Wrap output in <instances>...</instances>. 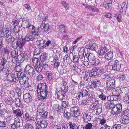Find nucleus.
<instances>
[{
  "label": "nucleus",
  "mask_w": 129,
  "mask_h": 129,
  "mask_svg": "<svg viewBox=\"0 0 129 129\" xmlns=\"http://www.w3.org/2000/svg\"><path fill=\"white\" fill-rule=\"evenodd\" d=\"M47 89V85L45 83H40L38 85L37 91L39 100L43 101L45 99L48 94Z\"/></svg>",
  "instance_id": "f257e3e1"
},
{
  "label": "nucleus",
  "mask_w": 129,
  "mask_h": 129,
  "mask_svg": "<svg viewBox=\"0 0 129 129\" xmlns=\"http://www.w3.org/2000/svg\"><path fill=\"white\" fill-rule=\"evenodd\" d=\"M31 63L34 66L36 70L38 72L42 71V68L40 65V62L39 59L37 58H33Z\"/></svg>",
  "instance_id": "f03ea898"
},
{
  "label": "nucleus",
  "mask_w": 129,
  "mask_h": 129,
  "mask_svg": "<svg viewBox=\"0 0 129 129\" xmlns=\"http://www.w3.org/2000/svg\"><path fill=\"white\" fill-rule=\"evenodd\" d=\"M122 106L120 104H115V106L112 108L111 113L113 114H118L121 111Z\"/></svg>",
  "instance_id": "7ed1b4c3"
},
{
  "label": "nucleus",
  "mask_w": 129,
  "mask_h": 129,
  "mask_svg": "<svg viewBox=\"0 0 129 129\" xmlns=\"http://www.w3.org/2000/svg\"><path fill=\"white\" fill-rule=\"evenodd\" d=\"M36 72L32 67L29 66H26L25 68V72L26 74L29 75L31 76L34 75Z\"/></svg>",
  "instance_id": "20e7f679"
},
{
  "label": "nucleus",
  "mask_w": 129,
  "mask_h": 129,
  "mask_svg": "<svg viewBox=\"0 0 129 129\" xmlns=\"http://www.w3.org/2000/svg\"><path fill=\"white\" fill-rule=\"evenodd\" d=\"M71 113L74 117H77L80 115L79 108L77 106L71 108L70 109Z\"/></svg>",
  "instance_id": "39448f33"
},
{
  "label": "nucleus",
  "mask_w": 129,
  "mask_h": 129,
  "mask_svg": "<svg viewBox=\"0 0 129 129\" xmlns=\"http://www.w3.org/2000/svg\"><path fill=\"white\" fill-rule=\"evenodd\" d=\"M7 80L11 82H16L19 79L18 77L17 76L16 77L15 76V75L13 73H9L7 75Z\"/></svg>",
  "instance_id": "423d86ee"
},
{
  "label": "nucleus",
  "mask_w": 129,
  "mask_h": 129,
  "mask_svg": "<svg viewBox=\"0 0 129 129\" xmlns=\"http://www.w3.org/2000/svg\"><path fill=\"white\" fill-rule=\"evenodd\" d=\"M31 33L27 35L24 39V40L25 41H32L35 38L38 37L37 35L34 36Z\"/></svg>",
  "instance_id": "0eeeda50"
},
{
  "label": "nucleus",
  "mask_w": 129,
  "mask_h": 129,
  "mask_svg": "<svg viewBox=\"0 0 129 129\" xmlns=\"http://www.w3.org/2000/svg\"><path fill=\"white\" fill-rule=\"evenodd\" d=\"M25 42H24L23 39L21 40L20 38L16 37V44L17 47H19L20 49L22 48L25 44Z\"/></svg>",
  "instance_id": "6e6552de"
},
{
  "label": "nucleus",
  "mask_w": 129,
  "mask_h": 129,
  "mask_svg": "<svg viewBox=\"0 0 129 129\" xmlns=\"http://www.w3.org/2000/svg\"><path fill=\"white\" fill-rule=\"evenodd\" d=\"M120 122L123 124H126L129 123V115H125L122 117L120 120Z\"/></svg>",
  "instance_id": "1a4fd4ad"
},
{
  "label": "nucleus",
  "mask_w": 129,
  "mask_h": 129,
  "mask_svg": "<svg viewBox=\"0 0 129 129\" xmlns=\"http://www.w3.org/2000/svg\"><path fill=\"white\" fill-rule=\"evenodd\" d=\"M108 80L106 81L107 86L108 88L114 87L115 86V82L114 80H110L108 78Z\"/></svg>",
  "instance_id": "9d476101"
},
{
  "label": "nucleus",
  "mask_w": 129,
  "mask_h": 129,
  "mask_svg": "<svg viewBox=\"0 0 129 129\" xmlns=\"http://www.w3.org/2000/svg\"><path fill=\"white\" fill-rule=\"evenodd\" d=\"M91 82L92 84L91 86L92 88H96L100 86V82L97 79H94L91 81Z\"/></svg>",
  "instance_id": "9b49d317"
},
{
  "label": "nucleus",
  "mask_w": 129,
  "mask_h": 129,
  "mask_svg": "<svg viewBox=\"0 0 129 129\" xmlns=\"http://www.w3.org/2000/svg\"><path fill=\"white\" fill-rule=\"evenodd\" d=\"M23 99L26 102H29L32 100V98L29 93H26L23 95Z\"/></svg>",
  "instance_id": "f8f14e48"
},
{
  "label": "nucleus",
  "mask_w": 129,
  "mask_h": 129,
  "mask_svg": "<svg viewBox=\"0 0 129 129\" xmlns=\"http://www.w3.org/2000/svg\"><path fill=\"white\" fill-rule=\"evenodd\" d=\"M86 57L88 60L90 61H93L95 59V57L94 55L92 53H87L86 55Z\"/></svg>",
  "instance_id": "ddd939ff"
},
{
  "label": "nucleus",
  "mask_w": 129,
  "mask_h": 129,
  "mask_svg": "<svg viewBox=\"0 0 129 129\" xmlns=\"http://www.w3.org/2000/svg\"><path fill=\"white\" fill-rule=\"evenodd\" d=\"M97 46L95 44L91 42L86 46V48L87 49H89L91 50H95Z\"/></svg>",
  "instance_id": "4468645a"
},
{
  "label": "nucleus",
  "mask_w": 129,
  "mask_h": 129,
  "mask_svg": "<svg viewBox=\"0 0 129 129\" xmlns=\"http://www.w3.org/2000/svg\"><path fill=\"white\" fill-rule=\"evenodd\" d=\"M98 71V70L96 68H93L92 70H90L89 73V74L90 76L92 77L98 75L99 73L97 71Z\"/></svg>",
  "instance_id": "2eb2a0df"
},
{
  "label": "nucleus",
  "mask_w": 129,
  "mask_h": 129,
  "mask_svg": "<svg viewBox=\"0 0 129 129\" xmlns=\"http://www.w3.org/2000/svg\"><path fill=\"white\" fill-rule=\"evenodd\" d=\"M82 118L84 122L86 123H87L90 120L91 117L87 113H86L83 114Z\"/></svg>",
  "instance_id": "dca6fc26"
},
{
  "label": "nucleus",
  "mask_w": 129,
  "mask_h": 129,
  "mask_svg": "<svg viewBox=\"0 0 129 129\" xmlns=\"http://www.w3.org/2000/svg\"><path fill=\"white\" fill-rule=\"evenodd\" d=\"M127 7L126 3L124 2H123L121 5V8L120 11V13L124 14L126 10Z\"/></svg>",
  "instance_id": "f3484780"
},
{
  "label": "nucleus",
  "mask_w": 129,
  "mask_h": 129,
  "mask_svg": "<svg viewBox=\"0 0 129 129\" xmlns=\"http://www.w3.org/2000/svg\"><path fill=\"white\" fill-rule=\"evenodd\" d=\"M85 129H97L96 125H93L90 123H88L86 124L84 127Z\"/></svg>",
  "instance_id": "a211bd4d"
},
{
  "label": "nucleus",
  "mask_w": 129,
  "mask_h": 129,
  "mask_svg": "<svg viewBox=\"0 0 129 129\" xmlns=\"http://www.w3.org/2000/svg\"><path fill=\"white\" fill-rule=\"evenodd\" d=\"M13 113L16 116H20L23 114V112L22 110L18 109L14 110Z\"/></svg>",
  "instance_id": "6ab92c4d"
},
{
  "label": "nucleus",
  "mask_w": 129,
  "mask_h": 129,
  "mask_svg": "<svg viewBox=\"0 0 129 129\" xmlns=\"http://www.w3.org/2000/svg\"><path fill=\"white\" fill-rule=\"evenodd\" d=\"M49 25L48 24L42 23L40 26V28L42 29V31H47L49 29Z\"/></svg>",
  "instance_id": "aec40b11"
},
{
  "label": "nucleus",
  "mask_w": 129,
  "mask_h": 129,
  "mask_svg": "<svg viewBox=\"0 0 129 129\" xmlns=\"http://www.w3.org/2000/svg\"><path fill=\"white\" fill-rule=\"evenodd\" d=\"M65 92H63V90L59 91L58 92L57 94V98L58 99L60 100L62 99L65 95Z\"/></svg>",
  "instance_id": "412c9836"
},
{
  "label": "nucleus",
  "mask_w": 129,
  "mask_h": 129,
  "mask_svg": "<svg viewBox=\"0 0 129 129\" xmlns=\"http://www.w3.org/2000/svg\"><path fill=\"white\" fill-rule=\"evenodd\" d=\"M48 125L47 122L45 120H42L40 124V125L42 129L46 128Z\"/></svg>",
  "instance_id": "4be33fe9"
},
{
  "label": "nucleus",
  "mask_w": 129,
  "mask_h": 129,
  "mask_svg": "<svg viewBox=\"0 0 129 129\" xmlns=\"http://www.w3.org/2000/svg\"><path fill=\"white\" fill-rule=\"evenodd\" d=\"M63 84L61 87V89L63 92H67L68 91V86L67 83L65 81L63 82Z\"/></svg>",
  "instance_id": "5701e85b"
},
{
  "label": "nucleus",
  "mask_w": 129,
  "mask_h": 129,
  "mask_svg": "<svg viewBox=\"0 0 129 129\" xmlns=\"http://www.w3.org/2000/svg\"><path fill=\"white\" fill-rule=\"evenodd\" d=\"M78 54L80 58L82 59H84V56L86 55L84 49L82 50L80 49Z\"/></svg>",
  "instance_id": "b1692460"
},
{
  "label": "nucleus",
  "mask_w": 129,
  "mask_h": 129,
  "mask_svg": "<svg viewBox=\"0 0 129 129\" xmlns=\"http://www.w3.org/2000/svg\"><path fill=\"white\" fill-rule=\"evenodd\" d=\"M44 111V106L43 103H42L39 105L37 111L39 113H42Z\"/></svg>",
  "instance_id": "393cba45"
},
{
  "label": "nucleus",
  "mask_w": 129,
  "mask_h": 129,
  "mask_svg": "<svg viewBox=\"0 0 129 129\" xmlns=\"http://www.w3.org/2000/svg\"><path fill=\"white\" fill-rule=\"evenodd\" d=\"M113 54L112 52L110 51L105 54L104 57L107 59H111L112 58Z\"/></svg>",
  "instance_id": "a878e982"
},
{
  "label": "nucleus",
  "mask_w": 129,
  "mask_h": 129,
  "mask_svg": "<svg viewBox=\"0 0 129 129\" xmlns=\"http://www.w3.org/2000/svg\"><path fill=\"white\" fill-rule=\"evenodd\" d=\"M121 65L120 64L115 63L113 66L112 67V69L116 71H119L121 68Z\"/></svg>",
  "instance_id": "bb28decb"
},
{
  "label": "nucleus",
  "mask_w": 129,
  "mask_h": 129,
  "mask_svg": "<svg viewBox=\"0 0 129 129\" xmlns=\"http://www.w3.org/2000/svg\"><path fill=\"white\" fill-rule=\"evenodd\" d=\"M37 44L39 46L41 47V48L45 47V41L43 40L38 41L37 42Z\"/></svg>",
  "instance_id": "cd10ccee"
},
{
  "label": "nucleus",
  "mask_w": 129,
  "mask_h": 129,
  "mask_svg": "<svg viewBox=\"0 0 129 129\" xmlns=\"http://www.w3.org/2000/svg\"><path fill=\"white\" fill-rule=\"evenodd\" d=\"M107 51V49L106 47H103L100 49L99 51V54L101 55H103Z\"/></svg>",
  "instance_id": "c85d7f7f"
},
{
  "label": "nucleus",
  "mask_w": 129,
  "mask_h": 129,
  "mask_svg": "<svg viewBox=\"0 0 129 129\" xmlns=\"http://www.w3.org/2000/svg\"><path fill=\"white\" fill-rule=\"evenodd\" d=\"M0 73L2 74H7L8 70L5 68L4 66H1Z\"/></svg>",
  "instance_id": "c756f323"
},
{
  "label": "nucleus",
  "mask_w": 129,
  "mask_h": 129,
  "mask_svg": "<svg viewBox=\"0 0 129 129\" xmlns=\"http://www.w3.org/2000/svg\"><path fill=\"white\" fill-rule=\"evenodd\" d=\"M46 74L47 76V79L50 80H51L53 79L52 73L51 71H48L46 72Z\"/></svg>",
  "instance_id": "7c9ffc66"
},
{
  "label": "nucleus",
  "mask_w": 129,
  "mask_h": 129,
  "mask_svg": "<svg viewBox=\"0 0 129 129\" xmlns=\"http://www.w3.org/2000/svg\"><path fill=\"white\" fill-rule=\"evenodd\" d=\"M47 57V54L45 53H43L40 56V60L42 62H44L46 60Z\"/></svg>",
  "instance_id": "2f4dec72"
},
{
  "label": "nucleus",
  "mask_w": 129,
  "mask_h": 129,
  "mask_svg": "<svg viewBox=\"0 0 129 129\" xmlns=\"http://www.w3.org/2000/svg\"><path fill=\"white\" fill-rule=\"evenodd\" d=\"M25 119L27 121H32L34 120V118L33 117H31L29 114L28 113H26L25 114Z\"/></svg>",
  "instance_id": "473e14b6"
},
{
  "label": "nucleus",
  "mask_w": 129,
  "mask_h": 129,
  "mask_svg": "<svg viewBox=\"0 0 129 129\" xmlns=\"http://www.w3.org/2000/svg\"><path fill=\"white\" fill-rule=\"evenodd\" d=\"M81 92L82 97H84V99H87L88 94V92L86 90H83Z\"/></svg>",
  "instance_id": "72a5a7b5"
},
{
  "label": "nucleus",
  "mask_w": 129,
  "mask_h": 129,
  "mask_svg": "<svg viewBox=\"0 0 129 129\" xmlns=\"http://www.w3.org/2000/svg\"><path fill=\"white\" fill-rule=\"evenodd\" d=\"M102 111V107L101 106L97 107V108L95 109L94 111L96 115H99L101 113Z\"/></svg>",
  "instance_id": "f704fd0d"
},
{
  "label": "nucleus",
  "mask_w": 129,
  "mask_h": 129,
  "mask_svg": "<svg viewBox=\"0 0 129 129\" xmlns=\"http://www.w3.org/2000/svg\"><path fill=\"white\" fill-rule=\"evenodd\" d=\"M39 31V28L38 27L37 28H36L34 29L31 32V34L34 36L37 35V37H38V32Z\"/></svg>",
  "instance_id": "c9c22d12"
},
{
  "label": "nucleus",
  "mask_w": 129,
  "mask_h": 129,
  "mask_svg": "<svg viewBox=\"0 0 129 129\" xmlns=\"http://www.w3.org/2000/svg\"><path fill=\"white\" fill-rule=\"evenodd\" d=\"M7 62V61L6 58L4 57H2L1 60V66H4Z\"/></svg>",
  "instance_id": "e433bc0d"
},
{
  "label": "nucleus",
  "mask_w": 129,
  "mask_h": 129,
  "mask_svg": "<svg viewBox=\"0 0 129 129\" xmlns=\"http://www.w3.org/2000/svg\"><path fill=\"white\" fill-rule=\"evenodd\" d=\"M64 115L67 119L70 118L71 117V113L67 110H65L64 112Z\"/></svg>",
  "instance_id": "4c0bfd02"
},
{
  "label": "nucleus",
  "mask_w": 129,
  "mask_h": 129,
  "mask_svg": "<svg viewBox=\"0 0 129 129\" xmlns=\"http://www.w3.org/2000/svg\"><path fill=\"white\" fill-rule=\"evenodd\" d=\"M94 96L93 92H91L89 94H88L87 98V100L88 101L91 100L94 97Z\"/></svg>",
  "instance_id": "58836bf2"
},
{
  "label": "nucleus",
  "mask_w": 129,
  "mask_h": 129,
  "mask_svg": "<svg viewBox=\"0 0 129 129\" xmlns=\"http://www.w3.org/2000/svg\"><path fill=\"white\" fill-rule=\"evenodd\" d=\"M62 4L66 10H69V4L66 2L62 1Z\"/></svg>",
  "instance_id": "ea45409f"
},
{
  "label": "nucleus",
  "mask_w": 129,
  "mask_h": 129,
  "mask_svg": "<svg viewBox=\"0 0 129 129\" xmlns=\"http://www.w3.org/2000/svg\"><path fill=\"white\" fill-rule=\"evenodd\" d=\"M15 104L17 107H19L20 106H21V103L20 99L18 98H16V99Z\"/></svg>",
  "instance_id": "a19ab883"
},
{
  "label": "nucleus",
  "mask_w": 129,
  "mask_h": 129,
  "mask_svg": "<svg viewBox=\"0 0 129 129\" xmlns=\"http://www.w3.org/2000/svg\"><path fill=\"white\" fill-rule=\"evenodd\" d=\"M72 69L74 70L77 73H79L80 72V69L76 64L73 65Z\"/></svg>",
  "instance_id": "79ce46f5"
},
{
  "label": "nucleus",
  "mask_w": 129,
  "mask_h": 129,
  "mask_svg": "<svg viewBox=\"0 0 129 129\" xmlns=\"http://www.w3.org/2000/svg\"><path fill=\"white\" fill-rule=\"evenodd\" d=\"M112 93L113 95L117 96L120 95L119 91L116 90L115 88L112 89Z\"/></svg>",
  "instance_id": "37998d69"
},
{
  "label": "nucleus",
  "mask_w": 129,
  "mask_h": 129,
  "mask_svg": "<svg viewBox=\"0 0 129 129\" xmlns=\"http://www.w3.org/2000/svg\"><path fill=\"white\" fill-rule=\"evenodd\" d=\"M75 97L78 100L80 99L83 98L81 92L75 93Z\"/></svg>",
  "instance_id": "c03bdc74"
},
{
  "label": "nucleus",
  "mask_w": 129,
  "mask_h": 129,
  "mask_svg": "<svg viewBox=\"0 0 129 129\" xmlns=\"http://www.w3.org/2000/svg\"><path fill=\"white\" fill-rule=\"evenodd\" d=\"M115 63L114 61H111L108 62V65L110 69H112V67L114 66Z\"/></svg>",
  "instance_id": "a18cd8bd"
},
{
  "label": "nucleus",
  "mask_w": 129,
  "mask_h": 129,
  "mask_svg": "<svg viewBox=\"0 0 129 129\" xmlns=\"http://www.w3.org/2000/svg\"><path fill=\"white\" fill-rule=\"evenodd\" d=\"M15 70L17 72H20L21 71V66L20 65H17V64L15 67Z\"/></svg>",
  "instance_id": "49530a36"
},
{
  "label": "nucleus",
  "mask_w": 129,
  "mask_h": 129,
  "mask_svg": "<svg viewBox=\"0 0 129 129\" xmlns=\"http://www.w3.org/2000/svg\"><path fill=\"white\" fill-rule=\"evenodd\" d=\"M14 38L13 36L7 37L6 39V41L9 43L14 42Z\"/></svg>",
  "instance_id": "de8ad7c7"
},
{
  "label": "nucleus",
  "mask_w": 129,
  "mask_h": 129,
  "mask_svg": "<svg viewBox=\"0 0 129 129\" xmlns=\"http://www.w3.org/2000/svg\"><path fill=\"white\" fill-rule=\"evenodd\" d=\"M11 32L10 31L6 30L5 31V37L7 38L11 36Z\"/></svg>",
  "instance_id": "09e8293b"
},
{
  "label": "nucleus",
  "mask_w": 129,
  "mask_h": 129,
  "mask_svg": "<svg viewBox=\"0 0 129 129\" xmlns=\"http://www.w3.org/2000/svg\"><path fill=\"white\" fill-rule=\"evenodd\" d=\"M22 24L26 28L30 24L29 23V22L28 21L24 20L22 22Z\"/></svg>",
  "instance_id": "8fccbe9b"
},
{
  "label": "nucleus",
  "mask_w": 129,
  "mask_h": 129,
  "mask_svg": "<svg viewBox=\"0 0 129 129\" xmlns=\"http://www.w3.org/2000/svg\"><path fill=\"white\" fill-rule=\"evenodd\" d=\"M17 52L15 50H13L11 52V55L13 58L15 57L17 55Z\"/></svg>",
  "instance_id": "3c124183"
},
{
  "label": "nucleus",
  "mask_w": 129,
  "mask_h": 129,
  "mask_svg": "<svg viewBox=\"0 0 129 129\" xmlns=\"http://www.w3.org/2000/svg\"><path fill=\"white\" fill-rule=\"evenodd\" d=\"M35 28V26L30 24L26 28L28 29V30H29V31L31 33L32 30Z\"/></svg>",
  "instance_id": "603ef678"
},
{
  "label": "nucleus",
  "mask_w": 129,
  "mask_h": 129,
  "mask_svg": "<svg viewBox=\"0 0 129 129\" xmlns=\"http://www.w3.org/2000/svg\"><path fill=\"white\" fill-rule=\"evenodd\" d=\"M69 124L70 126V129H74L76 127V124L70 122L69 123Z\"/></svg>",
  "instance_id": "864d4df0"
},
{
  "label": "nucleus",
  "mask_w": 129,
  "mask_h": 129,
  "mask_svg": "<svg viewBox=\"0 0 129 129\" xmlns=\"http://www.w3.org/2000/svg\"><path fill=\"white\" fill-rule=\"evenodd\" d=\"M79 57L75 55L73 56V60L76 63H79Z\"/></svg>",
  "instance_id": "5fc2aeb1"
},
{
  "label": "nucleus",
  "mask_w": 129,
  "mask_h": 129,
  "mask_svg": "<svg viewBox=\"0 0 129 129\" xmlns=\"http://www.w3.org/2000/svg\"><path fill=\"white\" fill-rule=\"evenodd\" d=\"M7 100L8 102V104L10 105H12L13 101L12 98L10 97H8L7 98Z\"/></svg>",
  "instance_id": "6e6d98bb"
},
{
  "label": "nucleus",
  "mask_w": 129,
  "mask_h": 129,
  "mask_svg": "<svg viewBox=\"0 0 129 129\" xmlns=\"http://www.w3.org/2000/svg\"><path fill=\"white\" fill-rule=\"evenodd\" d=\"M20 27L18 25L14 26V31L16 33H18L20 31Z\"/></svg>",
  "instance_id": "4d7b16f0"
},
{
  "label": "nucleus",
  "mask_w": 129,
  "mask_h": 129,
  "mask_svg": "<svg viewBox=\"0 0 129 129\" xmlns=\"http://www.w3.org/2000/svg\"><path fill=\"white\" fill-rule=\"evenodd\" d=\"M66 28V27L64 25H61L59 26L58 27V29L59 30H60L61 31H63L64 32V30H65Z\"/></svg>",
  "instance_id": "13d9d810"
},
{
  "label": "nucleus",
  "mask_w": 129,
  "mask_h": 129,
  "mask_svg": "<svg viewBox=\"0 0 129 129\" xmlns=\"http://www.w3.org/2000/svg\"><path fill=\"white\" fill-rule=\"evenodd\" d=\"M123 101L124 102H126L129 103V95L125 96L123 97Z\"/></svg>",
  "instance_id": "bf43d9fd"
},
{
  "label": "nucleus",
  "mask_w": 129,
  "mask_h": 129,
  "mask_svg": "<svg viewBox=\"0 0 129 129\" xmlns=\"http://www.w3.org/2000/svg\"><path fill=\"white\" fill-rule=\"evenodd\" d=\"M41 67L42 68V70L43 68L44 70H47L48 68V65L45 63H43L42 64V66Z\"/></svg>",
  "instance_id": "052dcab7"
},
{
  "label": "nucleus",
  "mask_w": 129,
  "mask_h": 129,
  "mask_svg": "<svg viewBox=\"0 0 129 129\" xmlns=\"http://www.w3.org/2000/svg\"><path fill=\"white\" fill-rule=\"evenodd\" d=\"M41 53V51L39 49L37 48L34 51V54L35 55H39Z\"/></svg>",
  "instance_id": "680f3d73"
},
{
  "label": "nucleus",
  "mask_w": 129,
  "mask_h": 129,
  "mask_svg": "<svg viewBox=\"0 0 129 129\" xmlns=\"http://www.w3.org/2000/svg\"><path fill=\"white\" fill-rule=\"evenodd\" d=\"M33 127L31 124H26L25 125V129H32Z\"/></svg>",
  "instance_id": "e2e57ef3"
},
{
  "label": "nucleus",
  "mask_w": 129,
  "mask_h": 129,
  "mask_svg": "<svg viewBox=\"0 0 129 129\" xmlns=\"http://www.w3.org/2000/svg\"><path fill=\"white\" fill-rule=\"evenodd\" d=\"M48 114V112L45 111L43 113L41 116V118L44 119L46 118L47 117Z\"/></svg>",
  "instance_id": "0e129e2a"
},
{
  "label": "nucleus",
  "mask_w": 129,
  "mask_h": 129,
  "mask_svg": "<svg viewBox=\"0 0 129 129\" xmlns=\"http://www.w3.org/2000/svg\"><path fill=\"white\" fill-rule=\"evenodd\" d=\"M99 97L100 98L101 100H105L106 99V96L103 93H102L101 94L99 95Z\"/></svg>",
  "instance_id": "69168bd1"
},
{
  "label": "nucleus",
  "mask_w": 129,
  "mask_h": 129,
  "mask_svg": "<svg viewBox=\"0 0 129 129\" xmlns=\"http://www.w3.org/2000/svg\"><path fill=\"white\" fill-rule=\"evenodd\" d=\"M68 105V103L66 101H63L62 103V106L64 108H66Z\"/></svg>",
  "instance_id": "338daca9"
},
{
  "label": "nucleus",
  "mask_w": 129,
  "mask_h": 129,
  "mask_svg": "<svg viewBox=\"0 0 129 129\" xmlns=\"http://www.w3.org/2000/svg\"><path fill=\"white\" fill-rule=\"evenodd\" d=\"M110 102H108L106 103L105 105V107L108 109H111L110 107Z\"/></svg>",
  "instance_id": "774afa93"
}]
</instances>
